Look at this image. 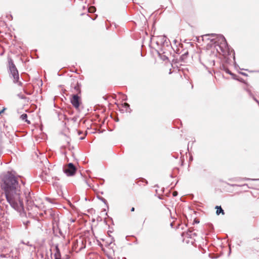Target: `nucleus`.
Masks as SVG:
<instances>
[{"mask_svg":"<svg viewBox=\"0 0 259 259\" xmlns=\"http://www.w3.org/2000/svg\"><path fill=\"white\" fill-rule=\"evenodd\" d=\"M1 189L4 192L7 202L11 206L18 212L24 209L23 198L25 197L28 209H36L38 205L35 203L33 194L24 184H20L19 178L8 171L5 175L1 183Z\"/></svg>","mask_w":259,"mask_h":259,"instance_id":"nucleus-1","label":"nucleus"},{"mask_svg":"<svg viewBox=\"0 0 259 259\" xmlns=\"http://www.w3.org/2000/svg\"><path fill=\"white\" fill-rule=\"evenodd\" d=\"M204 36L208 37L207 39L214 44V48L219 53L224 55L228 51V44L223 35L211 33L206 34Z\"/></svg>","mask_w":259,"mask_h":259,"instance_id":"nucleus-2","label":"nucleus"},{"mask_svg":"<svg viewBox=\"0 0 259 259\" xmlns=\"http://www.w3.org/2000/svg\"><path fill=\"white\" fill-rule=\"evenodd\" d=\"M9 68L11 74L13 77L14 82H18L19 78L18 71L15 64H14L13 61L11 58L8 59Z\"/></svg>","mask_w":259,"mask_h":259,"instance_id":"nucleus-3","label":"nucleus"},{"mask_svg":"<svg viewBox=\"0 0 259 259\" xmlns=\"http://www.w3.org/2000/svg\"><path fill=\"white\" fill-rule=\"evenodd\" d=\"M76 170V167L72 163H68L63 168L64 173L66 174L67 176H73L75 174Z\"/></svg>","mask_w":259,"mask_h":259,"instance_id":"nucleus-4","label":"nucleus"},{"mask_svg":"<svg viewBox=\"0 0 259 259\" xmlns=\"http://www.w3.org/2000/svg\"><path fill=\"white\" fill-rule=\"evenodd\" d=\"M70 102L73 106L76 109L79 108L81 103V99L77 94H73L70 99Z\"/></svg>","mask_w":259,"mask_h":259,"instance_id":"nucleus-5","label":"nucleus"},{"mask_svg":"<svg viewBox=\"0 0 259 259\" xmlns=\"http://www.w3.org/2000/svg\"><path fill=\"white\" fill-rule=\"evenodd\" d=\"M209 58H210L208 60L205 61V64H204V65L207 67H212L215 64L214 60L212 59L211 57H210Z\"/></svg>","mask_w":259,"mask_h":259,"instance_id":"nucleus-6","label":"nucleus"},{"mask_svg":"<svg viewBox=\"0 0 259 259\" xmlns=\"http://www.w3.org/2000/svg\"><path fill=\"white\" fill-rule=\"evenodd\" d=\"M54 257L55 258L61 259V254L58 247V245H55V253H54Z\"/></svg>","mask_w":259,"mask_h":259,"instance_id":"nucleus-7","label":"nucleus"},{"mask_svg":"<svg viewBox=\"0 0 259 259\" xmlns=\"http://www.w3.org/2000/svg\"><path fill=\"white\" fill-rule=\"evenodd\" d=\"M160 43L163 45L168 46V42L167 40V38L165 36H161L159 38Z\"/></svg>","mask_w":259,"mask_h":259,"instance_id":"nucleus-8","label":"nucleus"},{"mask_svg":"<svg viewBox=\"0 0 259 259\" xmlns=\"http://www.w3.org/2000/svg\"><path fill=\"white\" fill-rule=\"evenodd\" d=\"M215 208L217 209L216 213L217 215H219L221 213L223 214H224L225 213L224 210L222 209L221 206H217Z\"/></svg>","mask_w":259,"mask_h":259,"instance_id":"nucleus-9","label":"nucleus"},{"mask_svg":"<svg viewBox=\"0 0 259 259\" xmlns=\"http://www.w3.org/2000/svg\"><path fill=\"white\" fill-rule=\"evenodd\" d=\"M74 90L75 92L80 93V84L78 82L76 83V84L74 87Z\"/></svg>","mask_w":259,"mask_h":259,"instance_id":"nucleus-10","label":"nucleus"},{"mask_svg":"<svg viewBox=\"0 0 259 259\" xmlns=\"http://www.w3.org/2000/svg\"><path fill=\"white\" fill-rule=\"evenodd\" d=\"M27 115L26 114H23L21 115L20 118L22 120L25 121V122H27V123H29V121H28L27 119Z\"/></svg>","mask_w":259,"mask_h":259,"instance_id":"nucleus-11","label":"nucleus"},{"mask_svg":"<svg viewBox=\"0 0 259 259\" xmlns=\"http://www.w3.org/2000/svg\"><path fill=\"white\" fill-rule=\"evenodd\" d=\"M96 8L94 6H91L88 9V12L92 13L96 11Z\"/></svg>","mask_w":259,"mask_h":259,"instance_id":"nucleus-12","label":"nucleus"},{"mask_svg":"<svg viewBox=\"0 0 259 259\" xmlns=\"http://www.w3.org/2000/svg\"><path fill=\"white\" fill-rule=\"evenodd\" d=\"M188 51H186L184 53V54H182V55L181 56V58L182 60H184V59H186L187 58V56L188 55Z\"/></svg>","mask_w":259,"mask_h":259,"instance_id":"nucleus-13","label":"nucleus"},{"mask_svg":"<svg viewBox=\"0 0 259 259\" xmlns=\"http://www.w3.org/2000/svg\"><path fill=\"white\" fill-rule=\"evenodd\" d=\"M123 107L126 108V110H125L126 111H127V109L130 108V105L128 103H124L123 104Z\"/></svg>","mask_w":259,"mask_h":259,"instance_id":"nucleus-14","label":"nucleus"},{"mask_svg":"<svg viewBox=\"0 0 259 259\" xmlns=\"http://www.w3.org/2000/svg\"><path fill=\"white\" fill-rule=\"evenodd\" d=\"M80 243L81 244V246L80 247L79 250H81L82 248H85V246L83 244V240L82 239H80Z\"/></svg>","mask_w":259,"mask_h":259,"instance_id":"nucleus-15","label":"nucleus"},{"mask_svg":"<svg viewBox=\"0 0 259 259\" xmlns=\"http://www.w3.org/2000/svg\"><path fill=\"white\" fill-rule=\"evenodd\" d=\"M18 96L21 99H26V97L25 96H24L23 95L18 94Z\"/></svg>","mask_w":259,"mask_h":259,"instance_id":"nucleus-16","label":"nucleus"},{"mask_svg":"<svg viewBox=\"0 0 259 259\" xmlns=\"http://www.w3.org/2000/svg\"><path fill=\"white\" fill-rule=\"evenodd\" d=\"M226 72L227 73H228V74H230V75H232V76H234V74L233 73H231V72L229 69H227V70L226 71Z\"/></svg>","mask_w":259,"mask_h":259,"instance_id":"nucleus-17","label":"nucleus"},{"mask_svg":"<svg viewBox=\"0 0 259 259\" xmlns=\"http://www.w3.org/2000/svg\"><path fill=\"white\" fill-rule=\"evenodd\" d=\"M23 223L24 225L27 226L30 223V222L29 221H27L26 222H24Z\"/></svg>","mask_w":259,"mask_h":259,"instance_id":"nucleus-18","label":"nucleus"},{"mask_svg":"<svg viewBox=\"0 0 259 259\" xmlns=\"http://www.w3.org/2000/svg\"><path fill=\"white\" fill-rule=\"evenodd\" d=\"M5 108H4L3 110H0V115L4 112V111H5Z\"/></svg>","mask_w":259,"mask_h":259,"instance_id":"nucleus-19","label":"nucleus"},{"mask_svg":"<svg viewBox=\"0 0 259 259\" xmlns=\"http://www.w3.org/2000/svg\"><path fill=\"white\" fill-rule=\"evenodd\" d=\"M54 221L55 222H56V224H57V221H58V220H57V219L56 218H55L54 219Z\"/></svg>","mask_w":259,"mask_h":259,"instance_id":"nucleus-20","label":"nucleus"},{"mask_svg":"<svg viewBox=\"0 0 259 259\" xmlns=\"http://www.w3.org/2000/svg\"><path fill=\"white\" fill-rule=\"evenodd\" d=\"M253 99L259 105V102L254 97H253Z\"/></svg>","mask_w":259,"mask_h":259,"instance_id":"nucleus-21","label":"nucleus"},{"mask_svg":"<svg viewBox=\"0 0 259 259\" xmlns=\"http://www.w3.org/2000/svg\"><path fill=\"white\" fill-rule=\"evenodd\" d=\"M177 195V192H175L173 193V195L174 196H176Z\"/></svg>","mask_w":259,"mask_h":259,"instance_id":"nucleus-22","label":"nucleus"},{"mask_svg":"<svg viewBox=\"0 0 259 259\" xmlns=\"http://www.w3.org/2000/svg\"><path fill=\"white\" fill-rule=\"evenodd\" d=\"M131 211H135V208L134 207H132V209H131Z\"/></svg>","mask_w":259,"mask_h":259,"instance_id":"nucleus-23","label":"nucleus"},{"mask_svg":"<svg viewBox=\"0 0 259 259\" xmlns=\"http://www.w3.org/2000/svg\"><path fill=\"white\" fill-rule=\"evenodd\" d=\"M102 201H104V202H105L106 201L104 198H102Z\"/></svg>","mask_w":259,"mask_h":259,"instance_id":"nucleus-24","label":"nucleus"},{"mask_svg":"<svg viewBox=\"0 0 259 259\" xmlns=\"http://www.w3.org/2000/svg\"><path fill=\"white\" fill-rule=\"evenodd\" d=\"M80 139L81 140H83V139H84V137H81Z\"/></svg>","mask_w":259,"mask_h":259,"instance_id":"nucleus-25","label":"nucleus"},{"mask_svg":"<svg viewBox=\"0 0 259 259\" xmlns=\"http://www.w3.org/2000/svg\"><path fill=\"white\" fill-rule=\"evenodd\" d=\"M174 42H175V44H176V42H177V40L175 39V40H174Z\"/></svg>","mask_w":259,"mask_h":259,"instance_id":"nucleus-26","label":"nucleus"},{"mask_svg":"<svg viewBox=\"0 0 259 259\" xmlns=\"http://www.w3.org/2000/svg\"><path fill=\"white\" fill-rule=\"evenodd\" d=\"M22 83L21 82H19V85H21Z\"/></svg>","mask_w":259,"mask_h":259,"instance_id":"nucleus-27","label":"nucleus"},{"mask_svg":"<svg viewBox=\"0 0 259 259\" xmlns=\"http://www.w3.org/2000/svg\"><path fill=\"white\" fill-rule=\"evenodd\" d=\"M81 134V132L80 131H79L78 132V134Z\"/></svg>","mask_w":259,"mask_h":259,"instance_id":"nucleus-28","label":"nucleus"},{"mask_svg":"<svg viewBox=\"0 0 259 259\" xmlns=\"http://www.w3.org/2000/svg\"><path fill=\"white\" fill-rule=\"evenodd\" d=\"M47 199L48 201H50V198H47Z\"/></svg>","mask_w":259,"mask_h":259,"instance_id":"nucleus-29","label":"nucleus"},{"mask_svg":"<svg viewBox=\"0 0 259 259\" xmlns=\"http://www.w3.org/2000/svg\"><path fill=\"white\" fill-rule=\"evenodd\" d=\"M170 226H171V227H172V223L170 224Z\"/></svg>","mask_w":259,"mask_h":259,"instance_id":"nucleus-30","label":"nucleus"},{"mask_svg":"<svg viewBox=\"0 0 259 259\" xmlns=\"http://www.w3.org/2000/svg\"><path fill=\"white\" fill-rule=\"evenodd\" d=\"M187 234L189 236H191V234H189L188 232L187 233Z\"/></svg>","mask_w":259,"mask_h":259,"instance_id":"nucleus-31","label":"nucleus"},{"mask_svg":"<svg viewBox=\"0 0 259 259\" xmlns=\"http://www.w3.org/2000/svg\"><path fill=\"white\" fill-rule=\"evenodd\" d=\"M253 180H259V179H253Z\"/></svg>","mask_w":259,"mask_h":259,"instance_id":"nucleus-32","label":"nucleus"}]
</instances>
